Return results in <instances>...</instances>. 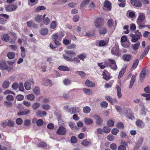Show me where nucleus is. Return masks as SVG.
<instances>
[{"instance_id":"37","label":"nucleus","mask_w":150,"mask_h":150,"mask_svg":"<svg viewBox=\"0 0 150 150\" xmlns=\"http://www.w3.org/2000/svg\"><path fill=\"white\" fill-rule=\"evenodd\" d=\"M140 45V42H137L136 43L133 45V46L132 48L134 50H138L139 47Z\"/></svg>"},{"instance_id":"48","label":"nucleus","mask_w":150,"mask_h":150,"mask_svg":"<svg viewBox=\"0 0 150 150\" xmlns=\"http://www.w3.org/2000/svg\"><path fill=\"white\" fill-rule=\"evenodd\" d=\"M100 105L104 108H106L108 106V103L105 101H103L101 102Z\"/></svg>"},{"instance_id":"21","label":"nucleus","mask_w":150,"mask_h":150,"mask_svg":"<svg viewBox=\"0 0 150 150\" xmlns=\"http://www.w3.org/2000/svg\"><path fill=\"white\" fill-rule=\"evenodd\" d=\"M42 15H37L35 17V20L38 23H40L42 20Z\"/></svg>"},{"instance_id":"17","label":"nucleus","mask_w":150,"mask_h":150,"mask_svg":"<svg viewBox=\"0 0 150 150\" xmlns=\"http://www.w3.org/2000/svg\"><path fill=\"white\" fill-rule=\"evenodd\" d=\"M137 125L140 127L143 128L145 125L144 123L141 120H138L136 122Z\"/></svg>"},{"instance_id":"42","label":"nucleus","mask_w":150,"mask_h":150,"mask_svg":"<svg viewBox=\"0 0 150 150\" xmlns=\"http://www.w3.org/2000/svg\"><path fill=\"white\" fill-rule=\"evenodd\" d=\"M83 90L84 91L85 93L86 94L89 95L91 93H92V91L89 89H88L86 88H83Z\"/></svg>"},{"instance_id":"51","label":"nucleus","mask_w":150,"mask_h":150,"mask_svg":"<svg viewBox=\"0 0 150 150\" xmlns=\"http://www.w3.org/2000/svg\"><path fill=\"white\" fill-rule=\"evenodd\" d=\"M107 139L109 141H112L114 140V137L112 134L108 135L107 137Z\"/></svg>"},{"instance_id":"52","label":"nucleus","mask_w":150,"mask_h":150,"mask_svg":"<svg viewBox=\"0 0 150 150\" xmlns=\"http://www.w3.org/2000/svg\"><path fill=\"white\" fill-rule=\"evenodd\" d=\"M22 120L20 118H18L16 119V123L18 125H21L23 123Z\"/></svg>"},{"instance_id":"64","label":"nucleus","mask_w":150,"mask_h":150,"mask_svg":"<svg viewBox=\"0 0 150 150\" xmlns=\"http://www.w3.org/2000/svg\"><path fill=\"white\" fill-rule=\"evenodd\" d=\"M110 148L113 150H116L117 148V146L116 144L113 143L110 145Z\"/></svg>"},{"instance_id":"3","label":"nucleus","mask_w":150,"mask_h":150,"mask_svg":"<svg viewBox=\"0 0 150 150\" xmlns=\"http://www.w3.org/2000/svg\"><path fill=\"white\" fill-rule=\"evenodd\" d=\"M104 22V20L103 18H98L94 21V24L97 28H100L103 25Z\"/></svg>"},{"instance_id":"33","label":"nucleus","mask_w":150,"mask_h":150,"mask_svg":"<svg viewBox=\"0 0 150 150\" xmlns=\"http://www.w3.org/2000/svg\"><path fill=\"white\" fill-rule=\"evenodd\" d=\"M40 104L38 102H36L34 103L32 105V107L34 110H36L40 106Z\"/></svg>"},{"instance_id":"38","label":"nucleus","mask_w":150,"mask_h":150,"mask_svg":"<svg viewBox=\"0 0 150 150\" xmlns=\"http://www.w3.org/2000/svg\"><path fill=\"white\" fill-rule=\"evenodd\" d=\"M91 110L90 108L88 106H86L83 108V112L86 114L89 113Z\"/></svg>"},{"instance_id":"15","label":"nucleus","mask_w":150,"mask_h":150,"mask_svg":"<svg viewBox=\"0 0 150 150\" xmlns=\"http://www.w3.org/2000/svg\"><path fill=\"white\" fill-rule=\"evenodd\" d=\"M111 51L112 54L114 55L118 56L119 54V48L117 46L114 47L112 48Z\"/></svg>"},{"instance_id":"7","label":"nucleus","mask_w":150,"mask_h":150,"mask_svg":"<svg viewBox=\"0 0 150 150\" xmlns=\"http://www.w3.org/2000/svg\"><path fill=\"white\" fill-rule=\"evenodd\" d=\"M92 117L96 120V123L98 125H101L103 124V120L99 115H94Z\"/></svg>"},{"instance_id":"6","label":"nucleus","mask_w":150,"mask_h":150,"mask_svg":"<svg viewBox=\"0 0 150 150\" xmlns=\"http://www.w3.org/2000/svg\"><path fill=\"white\" fill-rule=\"evenodd\" d=\"M66 128L63 126H60L57 131V133L61 135H64L67 133Z\"/></svg>"},{"instance_id":"34","label":"nucleus","mask_w":150,"mask_h":150,"mask_svg":"<svg viewBox=\"0 0 150 150\" xmlns=\"http://www.w3.org/2000/svg\"><path fill=\"white\" fill-rule=\"evenodd\" d=\"M125 68L122 69L119 72V75L118 77L119 79H120L123 75L125 71Z\"/></svg>"},{"instance_id":"20","label":"nucleus","mask_w":150,"mask_h":150,"mask_svg":"<svg viewBox=\"0 0 150 150\" xmlns=\"http://www.w3.org/2000/svg\"><path fill=\"white\" fill-rule=\"evenodd\" d=\"M84 121L85 123L87 125H91L93 122V120L91 119L88 118H85Z\"/></svg>"},{"instance_id":"14","label":"nucleus","mask_w":150,"mask_h":150,"mask_svg":"<svg viewBox=\"0 0 150 150\" xmlns=\"http://www.w3.org/2000/svg\"><path fill=\"white\" fill-rule=\"evenodd\" d=\"M132 4L137 7H140L142 6V4L139 0H131Z\"/></svg>"},{"instance_id":"31","label":"nucleus","mask_w":150,"mask_h":150,"mask_svg":"<svg viewBox=\"0 0 150 150\" xmlns=\"http://www.w3.org/2000/svg\"><path fill=\"white\" fill-rule=\"evenodd\" d=\"M139 61V59H136L134 62L133 65L132 66V69L134 70L136 68L138 64Z\"/></svg>"},{"instance_id":"60","label":"nucleus","mask_w":150,"mask_h":150,"mask_svg":"<svg viewBox=\"0 0 150 150\" xmlns=\"http://www.w3.org/2000/svg\"><path fill=\"white\" fill-rule=\"evenodd\" d=\"M78 57L81 60L84 61V59L86 57V56L84 54H82L78 55Z\"/></svg>"},{"instance_id":"10","label":"nucleus","mask_w":150,"mask_h":150,"mask_svg":"<svg viewBox=\"0 0 150 150\" xmlns=\"http://www.w3.org/2000/svg\"><path fill=\"white\" fill-rule=\"evenodd\" d=\"M132 58L133 56L130 54H125L122 56L123 60L125 62H129L132 59Z\"/></svg>"},{"instance_id":"56","label":"nucleus","mask_w":150,"mask_h":150,"mask_svg":"<svg viewBox=\"0 0 150 150\" xmlns=\"http://www.w3.org/2000/svg\"><path fill=\"white\" fill-rule=\"evenodd\" d=\"M18 85L19 90L21 91H23L24 89L23 86V84L21 83H20Z\"/></svg>"},{"instance_id":"41","label":"nucleus","mask_w":150,"mask_h":150,"mask_svg":"<svg viewBox=\"0 0 150 150\" xmlns=\"http://www.w3.org/2000/svg\"><path fill=\"white\" fill-rule=\"evenodd\" d=\"M27 98L30 100H33L35 98V96L33 94H29L26 96Z\"/></svg>"},{"instance_id":"59","label":"nucleus","mask_w":150,"mask_h":150,"mask_svg":"<svg viewBox=\"0 0 150 150\" xmlns=\"http://www.w3.org/2000/svg\"><path fill=\"white\" fill-rule=\"evenodd\" d=\"M113 20L112 19H109L108 21V25L109 27H111L112 26Z\"/></svg>"},{"instance_id":"9","label":"nucleus","mask_w":150,"mask_h":150,"mask_svg":"<svg viewBox=\"0 0 150 150\" xmlns=\"http://www.w3.org/2000/svg\"><path fill=\"white\" fill-rule=\"evenodd\" d=\"M17 7V4L12 5L11 4L6 7V10L8 11H15Z\"/></svg>"},{"instance_id":"39","label":"nucleus","mask_w":150,"mask_h":150,"mask_svg":"<svg viewBox=\"0 0 150 150\" xmlns=\"http://www.w3.org/2000/svg\"><path fill=\"white\" fill-rule=\"evenodd\" d=\"M24 87L25 89L27 90H30L31 88L30 83L28 81H26L25 83Z\"/></svg>"},{"instance_id":"61","label":"nucleus","mask_w":150,"mask_h":150,"mask_svg":"<svg viewBox=\"0 0 150 150\" xmlns=\"http://www.w3.org/2000/svg\"><path fill=\"white\" fill-rule=\"evenodd\" d=\"M71 141L73 143H76L77 142V138L75 136H73L71 138Z\"/></svg>"},{"instance_id":"49","label":"nucleus","mask_w":150,"mask_h":150,"mask_svg":"<svg viewBox=\"0 0 150 150\" xmlns=\"http://www.w3.org/2000/svg\"><path fill=\"white\" fill-rule=\"evenodd\" d=\"M107 125L110 127H112L113 126L114 124V121L111 120H109L107 122Z\"/></svg>"},{"instance_id":"19","label":"nucleus","mask_w":150,"mask_h":150,"mask_svg":"<svg viewBox=\"0 0 150 150\" xmlns=\"http://www.w3.org/2000/svg\"><path fill=\"white\" fill-rule=\"evenodd\" d=\"M104 6L107 8L108 10L110 11L111 9V4L108 1L106 0L104 3Z\"/></svg>"},{"instance_id":"26","label":"nucleus","mask_w":150,"mask_h":150,"mask_svg":"<svg viewBox=\"0 0 150 150\" xmlns=\"http://www.w3.org/2000/svg\"><path fill=\"white\" fill-rule=\"evenodd\" d=\"M7 56L9 59H12L15 57V53L12 52H8L7 54Z\"/></svg>"},{"instance_id":"1","label":"nucleus","mask_w":150,"mask_h":150,"mask_svg":"<svg viewBox=\"0 0 150 150\" xmlns=\"http://www.w3.org/2000/svg\"><path fill=\"white\" fill-rule=\"evenodd\" d=\"M66 54H63L64 58L66 60L72 62L73 61V58L75 56L74 52L71 50H66L65 51Z\"/></svg>"},{"instance_id":"46","label":"nucleus","mask_w":150,"mask_h":150,"mask_svg":"<svg viewBox=\"0 0 150 150\" xmlns=\"http://www.w3.org/2000/svg\"><path fill=\"white\" fill-rule=\"evenodd\" d=\"M116 127L119 129H123L124 128V126L122 122H118L116 124Z\"/></svg>"},{"instance_id":"58","label":"nucleus","mask_w":150,"mask_h":150,"mask_svg":"<svg viewBox=\"0 0 150 150\" xmlns=\"http://www.w3.org/2000/svg\"><path fill=\"white\" fill-rule=\"evenodd\" d=\"M31 121L30 120H25L24 122V125L25 126H29L30 124Z\"/></svg>"},{"instance_id":"5","label":"nucleus","mask_w":150,"mask_h":150,"mask_svg":"<svg viewBox=\"0 0 150 150\" xmlns=\"http://www.w3.org/2000/svg\"><path fill=\"white\" fill-rule=\"evenodd\" d=\"M108 61L110 62L109 63H108L107 62H105L106 66H108L111 69L114 70H115L117 68V67L115 61L111 59H109Z\"/></svg>"},{"instance_id":"4","label":"nucleus","mask_w":150,"mask_h":150,"mask_svg":"<svg viewBox=\"0 0 150 150\" xmlns=\"http://www.w3.org/2000/svg\"><path fill=\"white\" fill-rule=\"evenodd\" d=\"M130 36L132 38L131 41L132 42H135L140 39L142 35L141 32H138V34H130Z\"/></svg>"},{"instance_id":"62","label":"nucleus","mask_w":150,"mask_h":150,"mask_svg":"<svg viewBox=\"0 0 150 150\" xmlns=\"http://www.w3.org/2000/svg\"><path fill=\"white\" fill-rule=\"evenodd\" d=\"M23 103L25 106L27 107H29L31 105L29 101L24 100L23 102Z\"/></svg>"},{"instance_id":"44","label":"nucleus","mask_w":150,"mask_h":150,"mask_svg":"<svg viewBox=\"0 0 150 150\" xmlns=\"http://www.w3.org/2000/svg\"><path fill=\"white\" fill-rule=\"evenodd\" d=\"M10 83L8 81H5L3 84V87L4 88H7L9 86Z\"/></svg>"},{"instance_id":"32","label":"nucleus","mask_w":150,"mask_h":150,"mask_svg":"<svg viewBox=\"0 0 150 150\" xmlns=\"http://www.w3.org/2000/svg\"><path fill=\"white\" fill-rule=\"evenodd\" d=\"M107 32V29L106 28L103 27L99 30V33L100 35H105Z\"/></svg>"},{"instance_id":"12","label":"nucleus","mask_w":150,"mask_h":150,"mask_svg":"<svg viewBox=\"0 0 150 150\" xmlns=\"http://www.w3.org/2000/svg\"><path fill=\"white\" fill-rule=\"evenodd\" d=\"M47 114L46 111L40 110H38L36 112V116L39 117H42L46 115Z\"/></svg>"},{"instance_id":"25","label":"nucleus","mask_w":150,"mask_h":150,"mask_svg":"<svg viewBox=\"0 0 150 150\" xmlns=\"http://www.w3.org/2000/svg\"><path fill=\"white\" fill-rule=\"evenodd\" d=\"M46 9V8L43 6H41L37 7L35 10V11L36 13H38L41 10H44Z\"/></svg>"},{"instance_id":"13","label":"nucleus","mask_w":150,"mask_h":150,"mask_svg":"<svg viewBox=\"0 0 150 150\" xmlns=\"http://www.w3.org/2000/svg\"><path fill=\"white\" fill-rule=\"evenodd\" d=\"M105 98L107 100L111 103L112 105H114L115 103H117V101L116 98H114L112 99L110 96H105Z\"/></svg>"},{"instance_id":"8","label":"nucleus","mask_w":150,"mask_h":150,"mask_svg":"<svg viewBox=\"0 0 150 150\" xmlns=\"http://www.w3.org/2000/svg\"><path fill=\"white\" fill-rule=\"evenodd\" d=\"M80 109L78 107L74 106L68 109V112L71 114L78 113L80 112Z\"/></svg>"},{"instance_id":"55","label":"nucleus","mask_w":150,"mask_h":150,"mask_svg":"<svg viewBox=\"0 0 150 150\" xmlns=\"http://www.w3.org/2000/svg\"><path fill=\"white\" fill-rule=\"evenodd\" d=\"M8 120H5V121H3L1 124V126L2 127L4 128L8 126Z\"/></svg>"},{"instance_id":"11","label":"nucleus","mask_w":150,"mask_h":150,"mask_svg":"<svg viewBox=\"0 0 150 150\" xmlns=\"http://www.w3.org/2000/svg\"><path fill=\"white\" fill-rule=\"evenodd\" d=\"M146 69L145 67L143 68L140 74V79L142 81L144 80L146 76Z\"/></svg>"},{"instance_id":"53","label":"nucleus","mask_w":150,"mask_h":150,"mask_svg":"<svg viewBox=\"0 0 150 150\" xmlns=\"http://www.w3.org/2000/svg\"><path fill=\"white\" fill-rule=\"evenodd\" d=\"M6 99L8 101H12L13 100L14 98L11 95H8L6 96Z\"/></svg>"},{"instance_id":"47","label":"nucleus","mask_w":150,"mask_h":150,"mask_svg":"<svg viewBox=\"0 0 150 150\" xmlns=\"http://www.w3.org/2000/svg\"><path fill=\"white\" fill-rule=\"evenodd\" d=\"M57 26L56 22L55 21H52L51 24L50 28L51 29H55Z\"/></svg>"},{"instance_id":"18","label":"nucleus","mask_w":150,"mask_h":150,"mask_svg":"<svg viewBox=\"0 0 150 150\" xmlns=\"http://www.w3.org/2000/svg\"><path fill=\"white\" fill-rule=\"evenodd\" d=\"M10 36L7 34H4L1 36L2 40L5 42H8L9 40Z\"/></svg>"},{"instance_id":"50","label":"nucleus","mask_w":150,"mask_h":150,"mask_svg":"<svg viewBox=\"0 0 150 150\" xmlns=\"http://www.w3.org/2000/svg\"><path fill=\"white\" fill-rule=\"evenodd\" d=\"M150 49V46H149L148 47L146 48L144 50V51L142 54V55L144 56H146L147 54L148 51Z\"/></svg>"},{"instance_id":"54","label":"nucleus","mask_w":150,"mask_h":150,"mask_svg":"<svg viewBox=\"0 0 150 150\" xmlns=\"http://www.w3.org/2000/svg\"><path fill=\"white\" fill-rule=\"evenodd\" d=\"M119 132V129L116 128L113 129L111 131L112 134L114 135H116Z\"/></svg>"},{"instance_id":"28","label":"nucleus","mask_w":150,"mask_h":150,"mask_svg":"<svg viewBox=\"0 0 150 150\" xmlns=\"http://www.w3.org/2000/svg\"><path fill=\"white\" fill-rule=\"evenodd\" d=\"M116 89L117 90V94L118 97L119 98H120L122 97V94L121 93V88L118 85H117L116 86Z\"/></svg>"},{"instance_id":"63","label":"nucleus","mask_w":150,"mask_h":150,"mask_svg":"<svg viewBox=\"0 0 150 150\" xmlns=\"http://www.w3.org/2000/svg\"><path fill=\"white\" fill-rule=\"evenodd\" d=\"M89 144V141L86 139L83 140L81 142V144L85 146H87Z\"/></svg>"},{"instance_id":"2","label":"nucleus","mask_w":150,"mask_h":150,"mask_svg":"<svg viewBox=\"0 0 150 150\" xmlns=\"http://www.w3.org/2000/svg\"><path fill=\"white\" fill-rule=\"evenodd\" d=\"M145 18V14L143 13H140L138 16L137 18V23L138 25L139 28L141 29L144 27L143 24L142 23Z\"/></svg>"},{"instance_id":"24","label":"nucleus","mask_w":150,"mask_h":150,"mask_svg":"<svg viewBox=\"0 0 150 150\" xmlns=\"http://www.w3.org/2000/svg\"><path fill=\"white\" fill-rule=\"evenodd\" d=\"M136 77L135 76H132L131 80L130 81V85H129V88H131L134 85V84L135 81Z\"/></svg>"},{"instance_id":"35","label":"nucleus","mask_w":150,"mask_h":150,"mask_svg":"<svg viewBox=\"0 0 150 150\" xmlns=\"http://www.w3.org/2000/svg\"><path fill=\"white\" fill-rule=\"evenodd\" d=\"M42 108L46 110H49L50 108V106L48 104H42L41 105Z\"/></svg>"},{"instance_id":"45","label":"nucleus","mask_w":150,"mask_h":150,"mask_svg":"<svg viewBox=\"0 0 150 150\" xmlns=\"http://www.w3.org/2000/svg\"><path fill=\"white\" fill-rule=\"evenodd\" d=\"M76 74H77L80 75L81 77H84L86 76V74L83 71H76L75 72Z\"/></svg>"},{"instance_id":"29","label":"nucleus","mask_w":150,"mask_h":150,"mask_svg":"<svg viewBox=\"0 0 150 150\" xmlns=\"http://www.w3.org/2000/svg\"><path fill=\"white\" fill-rule=\"evenodd\" d=\"M48 30L47 28H44L41 29L40 33L43 35H46L48 33Z\"/></svg>"},{"instance_id":"57","label":"nucleus","mask_w":150,"mask_h":150,"mask_svg":"<svg viewBox=\"0 0 150 150\" xmlns=\"http://www.w3.org/2000/svg\"><path fill=\"white\" fill-rule=\"evenodd\" d=\"M24 97L23 95H18L17 96L16 98L17 100L21 101L24 99Z\"/></svg>"},{"instance_id":"23","label":"nucleus","mask_w":150,"mask_h":150,"mask_svg":"<svg viewBox=\"0 0 150 150\" xmlns=\"http://www.w3.org/2000/svg\"><path fill=\"white\" fill-rule=\"evenodd\" d=\"M58 69L62 71H69L70 70V69L69 68L66 66L63 65L59 66L58 68Z\"/></svg>"},{"instance_id":"30","label":"nucleus","mask_w":150,"mask_h":150,"mask_svg":"<svg viewBox=\"0 0 150 150\" xmlns=\"http://www.w3.org/2000/svg\"><path fill=\"white\" fill-rule=\"evenodd\" d=\"M44 121L42 119H39L36 121V125L40 127L43 125Z\"/></svg>"},{"instance_id":"22","label":"nucleus","mask_w":150,"mask_h":150,"mask_svg":"<svg viewBox=\"0 0 150 150\" xmlns=\"http://www.w3.org/2000/svg\"><path fill=\"white\" fill-rule=\"evenodd\" d=\"M43 84L45 86H51L52 85V83L51 81L47 79H44L43 80Z\"/></svg>"},{"instance_id":"16","label":"nucleus","mask_w":150,"mask_h":150,"mask_svg":"<svg viewBox=\"0 0 150 150\" xmlns=\"http://www.w3.org/2000/svg\"><path fill=\"white\" fill-rule=\"evenodd\" d=\"M85 85L88 87H93L95 86V83L92 81H91L87 79L85 83Z\"/></svg>"},{"instance_id":"43","label":"nucleus","mask_w":150,"mask_h":150,"mask_svg":"<svg viewBox=\"0 0 150 150\" xmlns=\"http://www.w3.org/2000/svg\"><path fill=\"white\" fill-rule=\"evenodd\" d=\"M43 22L45 24L48 25L50 23V21L49 18L47 17L43 18Z\"/></svg>"},{"instance_id":"27","label":"nucleus","mask_w":150,"mask_h":150,"mask_svg":"<svg viewBox=\"0 0 150 150\" xmlns=\"http://www.w3.org/2000/svg\"><path fill=\"white\" fill-rule=\"evenodd\" d=\"M90 0H84L80 4L81 7H85L88 5L90 2Z\"/></svg>"},{"instance_id":"40","label":"nucleus","mask_w":150,"mask_h":150,"mask_svg":"<svg viewBox=\"0 0 150 150\" xmlns=\"http://www.w3.org/2000/svg\"><path fill=\"white\" fill-rule=\"evenodd\" d=\"M110 128L107 126L104 127L103 129V131L105 133H109L110 131Z\"/></svg>"},{"instance_id":"36","label":"nucleus","mask_w":150,"mask_h":150,"mask_svg":"<svg viewBox=\"0 0 150 150\" xmlns=\"http://www.w3.org/2000/svg\"><path fill=\"white\" fill-rule=\"evenodd\" d=\"M33 91L35 94L39 95L40 93V89L38 87H35L33 89Z\"/></svg>"}]
</instances>
